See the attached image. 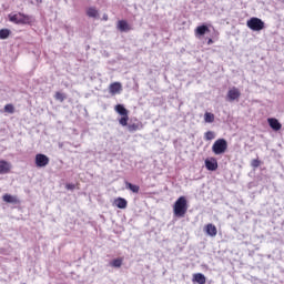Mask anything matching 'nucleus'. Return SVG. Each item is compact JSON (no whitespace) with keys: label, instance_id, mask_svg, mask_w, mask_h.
<instances>
[{"label":"nucleus","instance_id":"17","mask_svg":"<svg viewBox=\"0 0 284 284\" xmlns=\"http://www.w3.org/2000/svg\"><path fill=\"white\" fill-rule=\"evenodd\" d=\"M193 283L205 284V275L203 273L193 274Z\"/></svg>","mask_w":284,"mask_h":284},{"label":"nucleus","instance_id":"6","mask_svg":"<svg viewBox=\"0 0 284 284\" xmlns=\"http://www.w3.org/2000/svg\"><path fill=\"white\" fill-rule=\"evenodd\" d=\"M50 163V158L43 153H38L36 155V165L37 168H45Z\"/></svg>","mask_w":284,"mask_h":284},{"label":"nucleus","instance_id":"20","mask_svg":"<svg viewBox=\"0 0 284 284\" xmlns=\"http://www.w3.org/2000/svg\"><path fill=\"white\" fill-rule=\"evenodd\" d=\"M126 190H130L131 192H133L134 194H139V190H141V187L136 184H132L130 182L125 183Z\"/></svg>","mask_w":284,"mask_h":284},{"label":"nucleus","instance_id":"7","mask_svg":"<svg viewBox=\"0 0 284 284\" xmlns=\"http://www.w3.org/2000/svg\"><path fill=\"white\" fill-rule=\"evenodd\" d=\"M205 168L210 172H216L219 170V162L216 159L205 160Z\"/></svg>","mask_w":284,"mask_h":284},{"label":"nucleus","instance_id":"1","mask_svg":"<svg viewBox=\"0 0 284 284\" xmlns=\"http://www.w3.org/2000/svg\"><path fill=\"white\" fill-rule=\"evenodd\" d=\"M187 199L180 196L173 205V214L176 219H183L187 214Z\"/></svg>","mask_w":284,"mask_h":284},{"label":"nucleus","instance_id":"10","mask_svg":"<svg viewBox=\"0 0 284 284\" xmlns=\"http://www.w3.org/2000/svg\"><path fill=\"white\" fill-rule=\"evenodd\" d=\"M116 28L118 30H120V32H130V30H132V27H130V24L125 20L118 21Z\"/></svg>","mask_w":284,"mask_h":284},{"label":"nucleus","instance_id":"23","mask_svg":"<svg viewBox=\"0 0 284 284\" xmlns=\"http://www.w3.org/2000/svg\"><path fill=\"white\" fill-rule=\"evenodd\" d=\"M111 267H121L123 265V260L115 258L112 262H110Z\"/></svg>","mask_w":284,"mask_h":284},{"label":"nucleus","instance_id":"26","mask_svg":"<svg viewBox=\"0 0 284 284\" xmlns=\"http://www.w3.org/2000/svg\"><path fill=\"white\" fill-rule=\"evenodd\" d=\"M4 112H8L9 114H13L14 113V105L6 104L4 105Z\"/></svg>","mask_w":284,"mask_h":284},{"label":"nucleus","instance_id":"29","mask_svg":"<svg viewBox=\"0 0 284 284\" xmlns=\"http://www.w3.org/2000/svg\"><path fill=\"white\" fill-rule=\"evenodd\" d=\"M65 187H67V190H74L75 185L74 184H67Z\"/></svg>","mask_w":284,"mask_h":284},{"label":"nucleus","instance_id":"2","mask_svg":"<svg viewBox=\"0 0 284 284\" xmlns=\"http://www.w3.org/2000/svg\"><path fill=\"white\" fill-rule=\"evenodd\" d=\"M212 152L216 156L220 154H225V152H227V140L217 139L212 145Z\"/></svg>","mask_w":284,"mask_h":284},{"label":"nucleus","instance_id":"4","mask_svg":"<svg viewBox=\"0 0 284 284\" xmlns=\"http://www.w3.org/2000/svg\"><path fill=\"white\" fill-rule=\"evenodd\" d=\"M246 26L250 30H253V32H261V30L265 28V22L260 18H251L247 20Z\"/></svg>","mask_w":284,"mask_h":284},{"label":"nucleus","instance_id":"8","mask_svg":"<svg viewBox=\"0 0 284 284\" xmlns=\"http://www.w3.org/2000/svg\"><path fill=\"white\" fill-rule=\"evenodd\" d=\"M121 90H123V87L120 82H113L109 87L110 94H121Z\"/></svg>","mask_w":284,"mask_h":284},{"label":"nucleus","instance_id":"12","mask_svg":"<svg viewBox=\"0 0 284 284\" xmlns=\"http://www.w3.org/2000/svg\"><path fill=\"white\" fill-rule=\"evenodd\" d=\"M115 207H119V210H125L128 207V200L123 197H118L114 200Z\"/></svg>","mask_w":284,"mask_h":284},{"label":"nucleus","instance_id":"9","mask_svg":"<svg viewBox=\"0 0 284 284\" xmlns=\"http://www.w3.org/2000/svg\"><path fill=\"white\" fill-rule=\"evenodd\" d=\"M12 170V164L8 161H0V174H8Z\"/></svg>","mask_w":284,"mask_h":284},{"label":"nucleus","instance_id":"28","mask_svg":"<svg viewBox=\"0 0 284 284\" xmlns=\"http://www.w3.org/2000/svg\"><path fill=\"white\" fill-rule=\"evenodd\" d=\"M252 168H258V165H261V161L258 160H253L251 163Z\"/></svg>","mask_w":284,"mask_h":284},{"label":"nucleus","instance_id":"19","mask_svg":"<svg viewBox=\"0 0 284 284\" xmlns=\"http://www.w3.org/2000/svg\"><path fill=\"white\" fill-rule=\"evenodd\" d=\"M205 32H210V28H207L205 24H202L195 29V34H199L200 37H203Z\"/></svg>","mask_w":284,"mask_h":284},{"label":"nucleus","instance_id":"31","mask_svg":"<svg viewBox=\"0 0 284 284\" xmlns=\"http://www.w3.org/2000/svg\"><path fill=\"white\" fill-rule=\"evenodd\" d=\"M37 3H43V0H36Z\"/></svg>","mask_w":284,"mask_h":284},{"label":"nucleus","instance_id":"22","mask_svg":"<svg viewBox=\"0 0 284 284\" xmlns=\"http://www.w3.org/2000/svg\"><path fill=\"white\" fill-rule=\"evenodd\" d=\"M128 121H130V116L129 115H122V118L119 120L120 125H122L123 128L128 126Z\"/></svg>","mask_w":284,"mask_h":284},{"label":"nucleus","instance_id":"21","mask_svg":"<svg viewBox=\"0 0 284 284\" xmlns=\"http://www.w3.org/2000/svg\"><path fill=\"white\" fill-rule=\"evenodd\" d=\"M204 121H205V123H214V114L206 112L204 114Z\"/></svg>","mask_w":284,"mask_h":284},{"label":"nucleus","instance_id":"25","mask_svg":"<svg viewBox=\"0 0 284 284\" xmlns=\"http://www.w3.org/2000/svg\"><path fill=\"white\" fill-rule=\"evenodd\" d=\"M215 136H216V135L214 134L213 131H207V132L204 134L205 141H212V140L215 139Z\"/></svg>","mask_w":284,"mask_h":284},{"label":"nucleus","instance_id":"27","mask_svg":"<svg viewBox=\"0 0 284 284\" xmlns=\"http://www.w3.org/2000/svg\"><path fill=\"white\" fill-rule=\"evenodd\" d=\"M55 99H57L58 101H64V100H65V97H63V93L57 92V93H55Z\"/></svg>","mask_w":284,"mask_h":284},{"label":"nucleus","instance_id":"18","mask_svg":"<svg viewBox=\"0 0 284 284\" xmlns=\"http://www.w3.org/2000/svg\"><path fill=\"white\" fill-rule=\"evenodd\" d=\"M115 112H118V114H120L121 116H125L128 115L129 111L128 109H125V106L123 104H118L114 108Z\"/></svg>","mask_w":284,"mask_h":284},{"label":"nucleus","instance_id":"30","mask_svg":"<svg viewBox=\"0 0 284 284\" xmlns=\"http://www.w3.org/2000/svg\"><path fill=\"white\" fill-rule=\"evenodd\" d=\"M103 20H104V21H108V14H104V16H103Z\"/></svg>","mask_w":284,"mask_h":284},{"label":"nucleus","instance_id":"3","mask_svg":"<svg viewBox=\"0 0 284 284\" xmlns=\"http://www.w3.org/2000/svg\"><path fill=\"white\" fill-rule=\"evenodd\" d=\"M8 17L9 21H11V23H16L17 26H26L31 21L30 16H26L23 13H10Z\"/></svg>","mask_w":284,"mask_h":284},{"label":"nucleus","instance_id":"16","mask_svg":"<svg viewBox=\"0 0 284 284\" xmlns=\"http://www.w3.org/2000/svg\"><path fill=\"white\" fill-rule=\"evenodd\" d=\"M2 201H4V203H13V205H17V203H19L17 196L10 194H4L2 196Z\"/></svg>","mask_w":284,"mask_h":284},{"label":"nucleus","instance_id":"32","mask_svg":"<svg viewBox=\"0 0 284 284\" xmlns=\"http://www.w3.org/2000/svg\"><path fill=\"white\" fill-rule=\"evenodd\" d=\"M212 43V39H209L207 44L210 45Z\"/></svg>","mask_w":284,"mask_h":284},{"label":"nucleus","instance_id":"24","mask_svg":"<svg viewBox=\"0 0 284 284\" xmlns=\"http://www.w3.org/2000/svg\"><path fill=\"white\" fill-rule=\"evenodd\" d=\"M10 37V30L9 29H1L0 30V39L4 40Z\"/></svg>","mask_w":284,"mask_h":284},{"label":"nucleus","instance_id":"11","mask_svg":"<svg viewBox=\"0 0 284 284\" xmlns=\"http://www.w3.org/2000/svg\"><path fill=\"white\" fill-rule=\"evenodd\" d=\"M267 121H268L270 128H272V130H274L275 132H278V130L283 128V125L281 124V122L276 120V118H268Z\"/></svg>","mask_w":284,"mask_h":284},{"label":"nucleus","instance_id":"13","mask_svg":"<svg viewBox=\"0 0 284 284\" xmlns=\"http://www.w3.org/2000/svg\"><path fill=\"white\" fill-rule=\"evenodd\" d=\"M87 17H89L90 19H99V10H97V7L88 8Z\"/></svg>","mask_w":284,"mask_h":284},{"label":"nucleus","instance_id":"5","mask_svg":"<svg viewBox=\"0 0 284 284\" xmlns=\"http://www.w3.org/2000/svg\"><path fill=\"white\" fill-rule=\"evenodd\" d=\"M239 99H241V91L236 87L227 91L226 101L234 103V101H239Z\"/></svg>","mask_w":284,"mask_h":284},{"label":"nucleus","instance_id":"14","mask_svg":"<svg viewBox=\"0 0 284 284\" xmlns=\"http://www.w3.org/2000/svg\"><path fill=\"white\" fill-rule=\"evenodd\" d=\"M128 131L132 133L138 132V130H143V123L138 122V123H132L128 124Z\"/></svg>","mask_w":284,"mask_h":284},{"label":"nucleus","instance_id":"15","mask_svg":"<svg viewBox=\"0 0 284 284\" xmlns=\"http://www.w3.org/2000/svg\"><path fill=\"white\" fill-rule=\"evenodd\" d=\"M205 232L209 236H213V237L216 236V234L219 233L214 224H207L205 226Z\"/></svg>","mask_w":284,"mask_h":284}]
</instances>
